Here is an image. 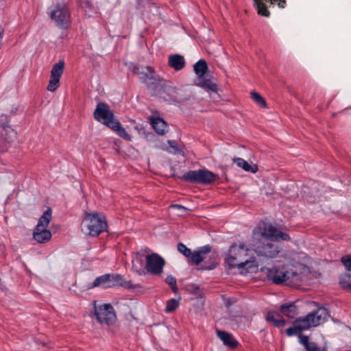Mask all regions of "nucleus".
Here are the masks:
<instances>
[{"label": "nucleus", "instance_id": "13", "mask_svg": "<svg viewBox=\"0 0 351 351\" xmlns=\"http://www.w3.org/2000/svg\"><path fill=\"white\" fill-rule=\"evenodd\" d=\"M149 249H145L138 252L132 259V269L139 276L145 275V264L144 261L147 256L146 252H149Z\"/></svg>", "mask_w": 351, "mask_h": 351}, {"label": "nucleus", "instance_id": "3", "mask_svg": "<svg viewBox=\"0 0 351 351\" xmlns=\"http://www.w3.org/2000/svg\"><path fill=\"white\" fill-rule=\"evenodd\" d=\"M262 271L265 272L267 278L276 285L285 283L290 286H298L302 281V274L294 271L286 265L262 269Z\"/></svg>", "mask_w": 351, "mask_h": 351}, {"label": "nucleus", "instance_id": "23", "mask_svg": "<svg viewBox=\"0 0 351 351\" xmlns=\"http://www.w3.org/2000/svg\"><path fill=\"white\" fill-rule=\"evenodd\" d=\"M267 322H270L275 327H281L285 324V320L278 314L274 312H268L265 316Z\"/></svg>", "mask_w": 351, "mask_h": 351}, {"label": "nucleus", "instance_id": "33", "mask_svg": "<svg viewBox=\"0 0 351 351\" xmlns=\"http://www.w3.org/2000/svg\"><path fill=\"white\" fill-rule=\"evenodd\" d=\"M165 282L167 284L169 285V286L173 291H176L177 290V280L174 276H173L172 275H168L165 279Z\"/></svg>", "mask_w": 351, "mask_h": 351}, {"label": "nucleus", "instance_id": "19", "mask_svg": "<svg viewBox=\"0 0 351 351\" xmlns=\"http://www.w3.org/2000/svg\"><path fill=\"white\" fill-rule=\"evenodd\" d=\"M110 274H106L95 278L91 288L101 287L104 289L111 287Z\"/></svg>", "mask_w": 351, "mask_h": 351}, {"label": "nucleus", "instance_id": "8", "mask_svg": "<svg viewBox=\"0 0 351 351\" xmlns=\"http://www.w3.org/2000/svg\"><path fill=\"white\" fill-rule=\"evenodd\" d=\"M94 315L97 320L102 324L110 325L116 320V314L110 304L97 305L94 304Z\"/></svg>", "mask_w": 351, "mask_h": 351}, {"label": "nucleus", "instance_id": "36", "mask_svg": "<svg viewBox=\"0 0 351 351\" xmlns=\"http://www.w3.org/2000/svg\"><path fill=\"white\" fill-rule=\"evenodd\" d=\"M298 337H299V342H300V343L302 344L304 347V348L306 350V348L311 343V341H309L308 337L306 336V335L301 334L300 336H298Z\"/></svg>", "mask_w": 351, "mask_h": 351}, {"label": "nucleus", "instance_id": "24", "mask_svg": "<svg viewBox=\"0 0 351 351\" xmlns=\"http://www.w3.org/2000/svg\"><path fill=\"white\" fill-rule=\"evenodd\" d=\"M233 162L236 164L239 167L241 168L245 171L256 173L258 170L256 165H250L245 160L241 158H234L233 159Z\"/></svg>", "mask_w": 351, "mask_h": 351}, {"label": "nucleus", "instance_id": "12", "mask_svg": "<svg viewBox=\"0 0 351 351\" xmlns=\"http://www.w3.org/2000/svg\"><path fill=\"white\" fill-rule=\"evenodd\" d=\"M64 69V62L63 60L56 63L51 71L50 79L47 86V90L50 92H54L60 86V79Z\"/></svg>", "mask_w": 351, "mask_h": 351}, {"label": "nucleus", "instance_id": "6", "mask_svg": "<svg viewBox=\"0 0 351 351\" xmlns=\"http://www.w3.org/2000/svg\"><path fill=\"white\" fill-rule=\"evenodd\" d=\"M48 14L56 24L63 29L67 28L71 23V14L64 3H58L49 8Z\"/></svg>", "mask_w": 351, "mask_h": 351}, {"label": "nucleus", "instance_id": "2", "mask_svg": "<svg viewBox=\"0 0 351 351\" xmlns=\"http://www.w3.org/2000/svg\"><path fill=\"white\" fill-rule=\"evenodd\" d=\"M328 315V311L326 308H318L306 315L296 319L293 326L286 330V335L289 337L300 336L304 330L317 326L324 322Z\"/></svg>", "mask_w": 351, "mask_h": 351}, {"label": "nucleus", "instance_id": "21", "mask_svg": "<svg viewBox=\"0 0 351 351\" xmlns=\"http://www.w3.org/2000/svg\"><path fill=\"white\" fill-rule=\"evenodd\" d=\"M138 74L140 80L145 84H148L155 80L154 71L151 66L143 68L142 71L138 72Z\"/></svg>", "mask_w": 351, "mask_h": 351}, {"label": "nucleus", "instance_id": "25", "mask_svg": "<svg viewBox=\"0 0 351 351\" xmlns=\"http://www.w3.org/2000/svg\"><path fill=\"white\" fill-rule=\"evenodd\" d=\"M110 129L116 131L117 134L123 138L131 141L132 137L125 129L121 125L119 121L116 120L110 127Z\"/></svg>", "mask_w": 351, "mask_h": 351}, {"label": "nucleus", "instance_id": "16", "mask_svg": "<svg viewBox=\"0 0 351 351\" xmlns=\"http://www.w3.org/2000/svg\"><path fill=\"white\" fill-rule=\"evenodd\" d=\"M150 121L154 130L158 134L164 135L167 132L168 125L160 117H152Z\"/></svg>", "mask_w": 351, "mask_h": 351}, {"label": "nucleus", "instance_id": "4", "mask_svg": "<svg viewBox=\"0 0 351 351\" xmlns=\"http://www.w3.org/2000/svg\"><path fill=\"white\" fill-rule=\"evenodd\" d=\"M82 226L85 233L95 237L107 229V222L102 215L87 213L83 219Z\"/></svg>", "mask_w": 351, "mask_h": 351}, {"label": "nucleus", "instance_id": "15", "mask_svg": "<svg viewBox=\"0 0 351 351\" xmlns=\"http://www.w3.org/2000/svg\"><path fill=\"white\" fill-rule=\"evenodd\" d=\"M33 238L39 243H45L51 238V233L45 228L36 227L33 232Z\"/></svg>", "mask_w": 351, "mask_h": 351}, {"label": "nucleus", "instance_id": "38", "mask_svg": "<svg viewBox=\"0 0 351 351\" xmlns=\"http://www.w3.org/2000/svg\"><path fill=\"white\" fill-rule=\"evenodd\" d=\"M306 351H324V350L318 346L316 343L311 341L310 345L306 348Z\"/></svg>", "mask_w": 351, "mask_h": 351}, {"label": "nucleus", "instance_id": "17", "mask_svg": "<svg viewBox=\"0 0 351 351\" xmlns=\"http://www.w3.org/2000/svg\"><path fill=\"white\" fill-rule=\"evenodd\" d=\"M168 63L176 71H180L185 66L184 58L180 54L171 55L169 57Z\"/></svg>", "mask_w": 351, "mask_h": 351}, {"label": "nucleus", "instance_id": "11", "mask_svg": "<svg viewBox=\"0 0 351 351\" xmlns=\"http://www.w3.org/2000/svg\"><path fill=\"white\" fill-rule=\"evenodd\" d=\"M94 118L97 121L110 128L116 121L114 119L113 112L109 108L107 104L99 102L97 104L94 111Z\"/></svg>", "mask_w": 351, "mask_h": 351}, {"label": "nucleus", "instance_id": "27", "mask_svg": "<svg viewBox=\"0 0 351 351\" xmlns=\"http://www.w3.org/2000/svg\"><path fill=\"white\" fill-rule=\"evenodd\" d=\"M197 85L210 92L216 93L217 91V84L210 80L204 78V77L199 78Z\"/></svg>", "mask_w": 351, "mask_h": 351}, {"label": "nucleus", "instance_id": "40", "mask_svg": "<svg viewBox=\"0 0 351 351\" xmlns=\"http://www.w3.org/2000/svg\"><path fill=\"white\" fill-rule=\"evenodd\" d=\"M216 265H217L216 263H213L209 266H204L202 267V269H203L211 270V269H215L216 267Z\"/></svg>", "mask_w": 351, "mask_h": 351}, {"label": "nucleus", "instance_id": "22", "mask_svg": "<svg viewBox=\"0 0 351 351\" xmlns=\"http://www.w3.org/2000/svg\"><path fill=\"white\" fill-rule=\"evenodd\" d=\"M280 311L285 316L289 318H294L298 313L297 307L293 302L282 304Z\"/></svg>", "mask_w": 351, "mask_h": 351}, {"label": "nucleus", "instance_id": "18", "mask_svg": "<svg viewBox=\"0 0 351 351\" xmlns=\"http://www.w3.org/2000/svg\"><path fill=\"white\" fill-rule=\"evenodd\" d=\"M217 335L225 346L235 348L238 345L237 341L235 340L230 333L226 331L217 330Z\"/></svg>", "mask_w": 351, "mask_h": 351}, {"label": "nucleus", "instance_id": "26", "mask_svg": "<svg viewBox=\"0 0 351 351\" xmlns=\"http://www.w3.org/2000/svg\"><path fill=\"white\" fill-rule=\"evenodd\" d=\"M195 74L199 78H202L206 74L208 70V65L205 60L200 59L193 66Z\"/></svg>", "mask_w": 351, "mask_h": 351}, {"label": "nucleus", "instance_id": "10", "mask_svg": "<svg viewBox=\"0 0 351 351\" xmlns=\"http://www.w3.org/2000/svg\"><path fill=\"white\" fill-rule=\"evenodd\" d=\"M184 178L191 182L210 184L215 181L217 176L207 169H199L189 171L184 175Z\"/></svg>", "mask_w": 351, "mask_h": 351}, {"label": "nucleus", "instance_id": "5", "mask_svg": "<svg viewBox=\"0 0 351 351\" xmlns=\"http://www.w3.org/2000/svg\"><path fill=\"white\" fill-rule=\"evenodd\" d=\"M253 237L256 239L261 237L263 239L275 242L278 239L284 241L290 240V237L287 234L279 232L271 223L265 221L260 222L253 230Z\"/></svg>", "mask_w": 351, "mask_h": 351}, {"label": "nucleus", "instance_id": "9", "mask_svg": "<svg viewBox=\"0 0 351 351\" xmlns=\"http://www.w3.org/2000/svg\"><path fill=\"white\" fill-rule=\"evenodd\" d=\"M165 265V259L156 253H151L145 256V275H160Z\"/></svg>", "mask_w": 351, "mask_h": 351}, {"label": "nucleus", "instance_id": "37", "mask_svg": "<svg viewBox=\"0 0 351 351\" xmlns=\"http://www.w3.org/2000/svg\"><path fill=\"white\" fill-rule=\"evenodd\" d=\"M341 262L348 271H351V256L342 257Z\"/></svg>", "mask_w": 351, "mask_h": 351}, {"label": "nucleus", "instance_id": "30", "mask_svg": "<svg viewBox=\"0 0 351 351\" xmlns=\"http://www.w3.org/2000/svg\"><path fill=\"white\" fill-rule=\"evenodd\" d=\"M339 284L343 289L351 290V275H342L339 278Z\"/></svg>", "mask_w": 351, "mask_h": 351}, {"label": "nucleus", "instance_id": "14", "mask_svg": "<svg viewBox=\"0 0 351 351\" xmlns=\"http://www.w3.org/2000/svg\"><path fill=\"white\" fill-rule=\"evenodd\" d=\"M210 251L211 247L209 245L199 247L197 250L191 252V255L189 257V263L195 265H198L203 259L206 258V255L210 253Z\"/></svg>", "mask_w": 351, "mask_h": 351}, {"label": "nucleus", "instance_id": "7", "mask_svg": "<svg viewBox=\"0 0 351 351\" xmlns=\"http://www.w3.org/2000/svg\"><path fill=\"white\" fill-rule=\"evenodd\" d=\"M266 240L261 241L256 244H254V250L259 257H263L266 259H271L275 258L280 252V245L275 241H271L266 239Z\"/></svg>", "mask_w": 351, "mask_h": 351}, {"label": "nucleus", "instance_id": "34", "mask_svg": "<svg viewBox=\"0 0 351 351\" xmlns=\"http://www.w3.org/2000/svg\"><path fill=\"white\" fill-rule=\"evenodd\" d=\"M178 251L182 254L184 256L189 257L191 255V249L188 248L184 244L180 243L178 245Z\"/></svg>", "mask_w": 351, "mask_h": 351}, {"label": "nucleus", "instance_id": "35", "mask_svg": "<svg viewBox=\"0 0 351 351\" xmlns=\"http://www.w3.org/2000/svg\"><path fill=\"white\" fill-rule=\"evenodd\" d=\"M168 144L172 149H173V154H178L184 156V152L178 148L176 143L174 141L169 140Z\"/></svg>", "mask_w": 351, "mask_h": 351}, {"label": "nucleus", "instance_id": "28", "mask_svg": "<svg viewBox=\"0 0 351 351\" xmlns=\"http://www.w3.org/2000/svg\"><path fill=\"white\" fill-rule=\"evenodd\" d=\"M52 215L50 209L47 210L43 213L38 219V224L36 227L47 228L50 221L51 220Z\"/></svg>", "mask_w": 351, "mask_h": 351}, {"label": "nucleus", "instance_id": "41", "mask_svg": "<svg viewBox=\"0 0 351 351\" xmlns=\"http://www.w3.org/2000/svg\"><path fill=\"white\" fill-rule=\"evenodd\" d=\"M3 31L0 29V39H1L3 38Z\"/></svg>", "mask_w": 351, "mask_h": 351}, {"label": "nucleus", "instance_id": "31", "mask_svg": "<svg viewBox=\"0 0 351 351\" xmlns=\"http://www.w3.org/2000/svg\"><path fill=\"white\" fill-rule=\"evenodd\" d=\"M179 306V300L177 299H170L167 302L165 311L166 313H171L175 311Z\"/></svg>", "mask_w": 351, "mask_h": 351}, {"label": "nucleus", "instance_id": "32", "mask_svg": "<svg viewBox=\"0 0 351 351\" xmlns=\"http://www.w3.org/2000/svg\"><path fill=\"white\" fill-rule=\"evenodd\" d=\"M251 97L254 99V101L260 106L265 107L266 102L263 97L259 95L258 93L253 91L251 93Z\"/></svg>", "mask_w": 351, "mask_h": 351}, {"label": "nucleus", "instance_id": "29", "mask_svg": "<svg viewBox=\"0 0 351 351\" xmlns=\"http://www.w3.org/2000/svg\"><path fill=\"white\" fill-rule=\"evenodd\" d=\"M80 6L84 10L86 14L89 17L93 16L97 12V9L93 6L88 0H82L80 3Z\"/></svg>", "mask_w": 351, "mask_h": 351}, {"label": "nucleus", "instance_id": "1", "mask_svg": "<svg viewBox=\"0 0 351 351\" xmlns=\"http://www.w3.org/2000/svg\"><path fill=\"white\" fill-rule=\"evenodd\" d=\"M250 253V249L245 243H234L226 254L225 263L230 269L237 268L242 274L254 271L258 265L256 258L251 256Z\"/></svg>", "mask_w": 351, "mask_h": 351}, {"label": "nucleus", "instance_id": "20", "mask_svg": "<svg viewBox=\"0 0 351 351\" xmlns=\"http://www.w3.org/2000/svg\"><path fill=\"white\" fill-rule=\"evenodd\" d=\"M110 281H111V287H117V286H127L130 289H134L136 287H141V285H132L131 282H128L127 285L123 282L122 276L118 274H110Z\"/></svg>", "mask_w": 351, "mask_h": 351}, {"label": "nucleus", "instance_id": "39", "mask_svg": "<svg viewBox=\"0 0 351 351\" xmlns=\"http://www.w3.org/2000/svg\"><path fill=\"white\" fill-rule=\"evenodd\" d=\"M171 208L177 209L182 213H185L188 210V208L180 204H172L170 206Z\"/></svg>", "mask_w": 351, "mask_h": 351}]
</instances>
